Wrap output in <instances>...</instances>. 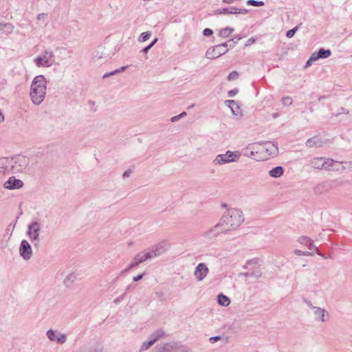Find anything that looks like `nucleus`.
Returning a JSON list of instances; mask_svg holds the SVG:
<instances>
[{"instance_id": "f257e3e1", "label": "nucleus", "mask_w": 352, "mask_h": 352, "mask_svg": "<svg viewBox=\"0 0 352 352\" xmlns=\"http://www.w3.org/2000/svg\"><path fill=\"white\" fill-rule=\"evenodd\" d=\"M46 79L43 75H38L33 79L30 92L33 104L39 105L44 100L46 95Z\"/></svg>"}, {"instance_id": "f03ea898", "label": "nucleus", "mask_w": 352, "mask_h": 352, "mask_svg": "<svg viewBox=\"0 0 352 352\" xmlns=\"http://www.w3.org/2000/svg\"><path fill=\"white\" fill-rule=\"evenodd\" d=\"M244 221L243 212L236 208L228 209L219 221L223 228H227L228 231L235 230Z\"/></svg>"}, {"instance_id": "7ed1b4c3", "label": "nucleus", "mask_w": 352, "mask_h": 352, "mask_svg": "<svg viewBox=\"0 0 352 352\" xmlns=\"http://www.w3.org/2000/svg\"><path fill=\"white\" fill-rule=\"evenodd\" d=\"M346 166L342 162L335 161L327 157H314L309 162V166L315 169L324 170L329 171H340L348 168L349 164L345 163Z\"/></svg>"}, {"instance_id": "20e7f679", "label": "nucleus", "mask_w": 352, "mask_h": 352, "mask_svg": "<svg viewBox=\"0 0 352 352\" xmlns=\"http://www.w3.org/2000/svg\"><path fill=\"white\" fill-rule=\"evenodd\" d=\"M236 43L237 41H234V39H231L222 44L210 47L207 50L206 57L209 59L219 58L228 52V47L230 48H233L236 45Z\"/></svg>"}, {"instance_id": "39448f33", "label": "nucleus", "mask_w": 352, "mask_h": 352, "mask_svg": "<svg viewBox=\"0 0 352 352\" xmlns=\"http://www.w3.org/2000/svg\"><path fill=\"white\" fill-rule=\"evenodd\" d=\"M155 349L157 352H188L185 346L175 341L158 344Z\"/></svg>"}, {"instance_id": "423d86ee", "label": "nucleus", "mask_w": 352, "mask_h": 352, "mask_svg": "<svg viewBox=\"0 0 352 352\" xmlns=\"http://www.w3.org/2000/svg\"><path fill=\"white\" fill-rule=\"evenodd\" d=\"M40 231L41 224L38 221H32L28 226L27 235L35 247L38 246L40 243Z\"/></svg>"}, {"instance_id": "0eeeda50", "label": "nucleus", "mask_w": 352, "mask_h": 352, "mask_svg": "<svg viewBox=\"0 0 352 352\" xmlns=\"http://www.w3.org/2000/svg\"><path fill=\"white\" fill-rule=\"evenodd\" d=\"M340 184L341 182L338 179L325 180L317 184L314 187V192L317 195H321L340 186Z\"/></svg>"}, {"instance_id": "6e6552de", "label": "nucleus", "mask_w": 352, "mask_h": 352, "mask_svg": "<svg viewBox=\"0 0 352 352\" xmlns=\"http://www.w3.org/2000/svg\"><path fill=\"white\" fill-rule=\"evenodd\" d=\"M243 268L251 272V278L258 279L261 277L263 272L257 259H252L245 263Z\"/></svg>"}, {"instance_id": "1a4fd4ad", "label": "nucleus", "mask_w": 352, "mask_h": 352, "mask_svg": "<svg viewBox=\"0 0 352 352\" xmlns=\"http://www.w3.org/2000/svg\"><path fill=\"white\" fill-rule=\"evenodd\" d=\"M305 302L307 306L312 309L314 318L316 321L326 322L328 320L329 314L325 309L314 306L309 300H305Z\"/></svg>"}, {"instance_id": "9d476101", "label": "nucleus", "mask_w": 352, "mask_h": 352, "mask_svg": "<svg viewBox=\"0 0 352 352\" xmlns=\"http://www.w3.org/2000/svg\"><path fill=\"white\" fill-rule=\"evenodd\" d=\"M10 163L16 172H21L28 166L29 158L23 155H18L12 158Z\"/></svg>"}, {"instance_id": "9b49d317", "label": "nucleus", "mask_w": 352, "mask_h": 352, "mask_svg": "<svg viewBox=\"0 0 352 352\" xmlns=\"http://www.w3.org/2000/svg\"><path fill=\"white\" fill-rule=\"evenodd\" d=\"M53 54L45 51L44 53L34 59V63L38 67H50L53 64Z\"/></svg>"}, {"instance_id": "f8f14e48", "label": "nucleus", "mask_w": 352, "mask_h": 352, "mask_svg": "<svg viewBox=\"0 0 352 352\" xmlns=\"http://www.w3.org/2000/svg\"><path fill=\"white\" fill-rule=\"evenodd\" d=\"M20 256L24 260H29L32 255V247L27 240H22L19 247Z\"/></svg>"}, {"instance_id": "ddd939ff", "label": "nucleus", "mask_w": 352, "mask_h": 352, "mask_svg": "<svg viewBox=\"0 0 352 352\" xmlns=\"http://www.w3.org/2000/svg\"><path fill=\"white\" fill-rule=\"evenodd\" d=\"M47 338L52 342H56L59 344H64L67 341V336L64 333H58L57 331L50 329L46 332Z\"/></svg>"}, {"instance_id": "4468645a", "label": "nucleus", "mask_w": 352, "mask_h": 352, "mask_svg": "<svg viewBox=\"0 0 352 352\" xmlns=\"http://www.w3.org/2000/svg\"><path fill=\"white\" fill-rule=\"evenodd\" d=\"M209 269L204 263H199L195 270L194 274L198 281H201L208 275Z\"/></svg>"}, {"instance_id": "2eb2a0df", "label": "nucleus", "mask_w": 352, "mask_h": 352, "mask_svg": "<svg viewBox=\"0 0 352 352\" xmlns=\"http://www.w3.org/2000/svg\"><path fill=\"white\" fill-rule=\"evenodd\" d=\"M227 232H228V229L223 228L221 227V224H220L219 223L214 227L210 229L208 231L204 232L202 235H203V236H204L207 239H212L214 238L215 236H217L219 233Z\"/></svg>"}, {"instance_id": "dca6fc26", "label": "nucleus", "mask_w": 352, "mask_h": 352, "mask_svg": "<svg viewBox=\"0 0 352 352\" xmlns=\"http://www.w3.org/2000/svg\"><path fill=\"white\" fill-rule=\"evenodd\" d=\"M166 245L163 243H160L152 246L148 250V252L149 254H151V258H153L163 254L166 251Z\"/></svg>"}, {"instance_id": "f3484780", "label": "nucleus", "mask_w": 352, "mask_h": 352, "mask_svg": "<svg viewBox=\"0 0 352 352\" xmlns=\"http://www.w3.org/2000/svg\"><path fill=\"white\" fill-rule=\"evenodd\" d=\"M248 12L246 9L237 8L236 7H230L223 9H218L216 13L219 14H246Z\"/></svg>"}, {"instance_id": "a211bd4d", "label": "nucleus", "mask_w": 352, "mask_h": 352, "mask_svg": "<svg viewBox=\"0 0 352 352\" xmlns=\"http://www.w3.org/2000/svg\"><path fill=\"white\" fill-rule=\"evenodd\" d=\"M298 241L302 244V245H306L309 250H316V253L318 254V255H320L324 258H327L326 256H323L318 250V248L314 244V242L313 241L310 239V238H308L307 236H300Z\"/></svg>"}, {"instance_id": "6ab92c4d", "label": "nucleus", "mask_w": 352, "mask_h": 352, "mask_svg": "<svg viewBox=\"0 0 352 352\" xmlns=\"http://www.w3.org/2000/svg\"><path fill=\"white\" fill-rule=\"evenodd\" d=\"M23 185V183L21 180L16 179L14 177H10L3 186L5 188L12 190L21 188Z\"/></svg>"}, {"instance_id": "aec40b11", "label": "nucleus", "mask_w": 352, "mask_h": 352, "mask_svg": "<svg viewBox=\"0 0 352 352\" xmlns=\"http://www.w3.org/2000/svg\"><path fill=\"white\" fill-rule=\"evenodd\" d=\"M324 144V142L322 140L321 138L318 136H314L308 139L305 143L306 146L309 148L316 147L320 148L322 147Z\"/></svg>"}, {"instance_id": "412c9836", "label": "nucleus", "mask_w": 352, "mask_h": 352, "mask_svg": "<svg viewBox=\"0 0 352 352\" xmlns=\"http://www.w3.org/2000/svg\"><path fill=\"white\" fill-rule=\"evenodd\" d=\"M331 54L330 50H324L320 48L317 52H314L311 55V60H318L320 58H327Z\"/></svg>"}, {"instance_id": "4be33fe9", "label": "nucleus", "mask_w": 352, "mask_h": 352, "mask_svg": "<svg viewBox=\"0 0 352 352\" xmlns=\"http://www.w3.org/2000/svg\"><path fill=\"white\" fill-rule=\"evenodd\" d=\"M168 337V334L162 329L155 331L150 335L151 340L155 343L157 341L162 338Z\"/></svg>"}, {"instance_id": "5701e85b", "label": "nucleus", "mask_w": 352, "mask_h": 352, "mask_svg": "<svg viewBox=\"0 0 352 352\" xmlns=\"http://www.w3.org/2000/svg\"><path fill=\"white\" fill-rule=\"evenodd\" d=\"M264 148L265 149L266 153L269 155L275 156L277 155L278 152V147L274 144H272L271 142L265 143L264 145Z\"/></svg>"}, {"instance_id": "b1692460", "label": "nucleus", "mask_w": 352, "mask_h": 352, "mask_svg": "<svg viewBox=\"0 0 352 352\" xmlns=\"http://www.w3.org/2000/svg\"><path fill=\"white\" fill-rule=\"evenodd\" d=\"M226 155L228 160H229V163H230L237 162L241 157V153L239 151H227Z\"/></svg>"}, {"instance_id": "393cba45", "label": "nucleus", "mask_w": 352, "mask_h": 352, "mask_svg": "<svg viewBox=\"0 0 352 352\" xmlns=\"http://www.w3.org/2000/svg\"><path fill=\"white\" fill-rule=\"evenodd\" d=\"M136 258V260L139 261L140 263H142L144 261L152 259L151 254H149L148 250L142 251L140 253H138L137 255L135 256Z\"/></svg>"}, {"instance_id": "a878e982", "label": "nucleus", "mask_w": 352, "mask_h": 352, "mask_svg": "<svg viewBox=\"0 0 352 352\" xmlns=\"http://www.w3.org/2000/svg\"><path fill=\"white\" fill-rule=\"evenodd\" d=\"M212 163L214 165H223L229 163V160H228L225 153L224 154L217 155L214 159Z\"/></svg>"}, {"instance_id": "bb28decb", "label": "nucleus", "mask_w": 352, "mask_h": 352, "mask_svg": "<svg viewBox=\"0 0 352 352\" xmlns=\"http://www.w3.org/2000/svg\"><path fill=\"white\" fill-rule=\"evenodd\" d=\"M284 173L283 168L282 166H276L275 168H272L269 172V175L274 178H278L280 177L281 175H283Z\"/></svg>"}, {"instance_id": "cd10ccee", "label": "nucleus", "mask_w": 352, "mask_h": 352, "mask_svg": "<svg viewBox=\"0 0 352 352\" xmlns=\"http://www.w3.org/2000/svg\"><path fill=\"white\" fill-rule=\"evenodd\" d=\"M217 302L218 303L223 307H226L230 305V300L229 298L223 294H220L217 296Z\"/></svg>"}, {"instance_id": "c85d7f7f", "label": "nucleus", "mask_w": 352, "mask_h": 352, "mask_svg": "<svg viewBox=\"0 0 352 352\" xmlns=\"http://www.w3.org/2000/svg\"><path fill=\"white\" fill-rule=\"evenodd\" d=\"M76 280V275L74 273L68 274L64 279V284L69 287Z\"/></svg>"}, {"instance_id": "c756f323", "label": "nucleus", "mask_w": 352, "mask_h": 352, "mask_svg": "<svg viewBox=\"0 0 352 352\" xmlns=\"http://www.w3.org/2000/svg\"><path fill=\"white\" fill-rule=\"evenodd\" d=\"M89 352H102L103 351V346L101 343H95L89 349Z\"/></svg>"}, {"instance_id": "7c9ffc66", "label": "nucleus", "mask_w": 352, "mask_h": 352, "mask_svg": "<svg viewBox=\"0 0 352 352\" xmlns=\"http://www.w3.org/2000/svg\"><path fill=\"white\" fill-rule=\"evenodd\" d=\"M233 31L234 29L227 27L220 30L219 35L221 37L226 38L230 36Z\"/></svg>"}, {"instance_id": "2f4dec72", "label": "nucleus", "mask_w": 352, "mask_h": 352, "mask_svg": "<svg viewBox=\"0 0 352 352\" xmlns=\"http://www.w3.org/2000/svg\"><path fill=\"white\" fill-rule=\"evenodd\" d=\"M128 66H123V67H121L120 69H116L111 72H109V73H106L103 75V78H106L107 77H109L110 76H112V75H114L116 74H118L120 72H124L125 71V69L127 68Z\"/></svg>"}, {"instance_id": "473e14b6", "label": "nucleus", "mask_w": 352, "mask_h": 352, "mask_svg": "<svg viewBox=\"0 0 352 352\" xmlns=\"http://www.w3.org/2000/svg\"><path fill=\"white\" fill-rule=\"evenodd\" d=\"M0 26L2 27L4 32H6L8 34L11 33L14 30V27L11 23H0Z\"/></svg>"}, {"instance_id": "72a5a7b5", "label": "nucleus", "mask_w": 352, "mask_h": 352, "mask_svg": "<svg viewBox=\"0 0 352 352\" xmlns=\"http://www.w3.org/2000/svg\"><path fill=\"white\" fill-rule=\"evenodd\" d=\"M151 35V33L148 31L142 32L138 38V41L144 42L150 38Z\"/></svg>"}, {"instance_id": "f704fd0d", "label": "nucleus", "mask_w": 352, "mask_h": 352, "mask_svg": "<svg viewBox=\"0 0 352 352\" xmlns=\"http://www.w3.org/2000/svg\"><path fill=\"white\" fill-rule=\"evenodd\" d=\"M155 343L151 340H150L148 342H144L142 343V344L141 345L140 348V351H145V350H147L148 349H149L151 346H153Z\"/></svg>"}, {"instance_id": "c9c22d12", "label": "nucleus", "mask_w": 352, "mask_h": 352, "mask_svg": "<svg viewBox=\"0 0 352 352\" xmlns=\"http://www.w3.org/2000/svg\"><path fill=\"white\" fill-rule=\"evenodd\" d=\"M247 4L248 6L259 7V6H263L264 5V2L262 1L248 0Z\"/></svg>"}, {"instance_id": "e433bc0d", "label": "nucleus", "mask_w": 352, "mask_h": 352, "mask_svg": "<svg viewBox=\"0 0 352 352\" xmlns=\"http://www.w3.org/2000/svg\"><path fill=\"white\" fill-rule=\"evenodd\" d=\"M157 38H155L148 45L144 47L141 50V52H142L143 54H147L148 52L149 51V50L157 43Z\"/></svg>"}, {"instance_id": "4c0bfd02", "label": "nucleus", "mask_w": 352, "mask_h": 352, "mask_svg": "<svg viewBox=\"0 0 352 352\" xmlns=\"http://www.w3.org/2000/svg\"><path fill=\"white\" fill-rule=\"evenodd\" d=\"M243 155L245 157H253L254 156V151H250L249 148L243 150Z\"/></svg>"}, {"instance_id": "58836bf2", "label": "nucleus", "mask_w": 352, "mask_h": 352, "mask_svg": "<svg viewBox=\"0 0 352 352\" xmlns=\"http://www.w3.org/2000/svg\"><path fill=\"white\" fill-rule=\"evenodd\" d=\"M226 103L228 104V105L231 108L232 112L234 114H236L235 112H234V107H236V108H238V106L236 104V102L234 101V100H228L226 101Z\"/></svg>"}, {"instance_id": "ea45409f", "label": "nucleus", "mask_w": 352, "mask_h": 352, "mask_svg": "<svg viewBox=\"0 0 352 352\" xmlns=\"http://www.w3.org/2000/svg\"><path fill=\"white\" fill-rule=\"evenodd\" d=\"M282 103L285 106H289L292 104V99L289 96L284 97L282 99Z\"/></svg>"}, {"instance_id": "a19ab883", "label": "nucleus", "mask_w": 352, "mask_h": 352, "mask_svg": "<svg viewBox=\"0 0 352 352\" xmlns=\"http://www.w3.org/2000/svg\"><path fill=\"white\" fill-rule=\"evenodd\" d=\"M238 77H239V73L237 72L234 71L228 75V79L229 80H234L237 79Z\"/></svg>"}, {"instance_id": "79ce46f5", "label": "nucleus", "mask_w": 352, "mask_h": 352, "mask_svg": "<svg viewBox=\"0 0 352 352\" xmlns=\"http://www.w3.org/2000/svg\"><path fill=\"white\" fill-rule=\"evenodd\" d=\"M298 29V27H295L292 30H288L287 32H286V36L287 38H292L293 37V36L294 35V34L296 33V30Z\"/></svg>"}, {"instance_id": "37998d69", "label": "nucleus", "mask_w": 352, "mask_h": 352, "mask_svg": "<svg viewBox=\"0 0 352 352\" xmlns=\"http://www.w3.org/2000/svg\"><path fill=\"white\" fill-rule=\"evenodd\" d=\"M294 254H296V255H305V256H309V255H313L314 254L313 252H303V251H301V250H296L294 251Z\"/></svg>"}, {"instance_id": "c03bdc74", "label": "nucleus", "mask_w": 352, "mask_h": 352, "mask_svg": "<svg viewBox=\"0 0 352 352\" xmlns=\"http://www.w3.org/2000/svg\"><path fill=\"white\" fill-rule=\"evenodd\" d=\"M139 264H140V263H139V261H138L136 260V258L134 256L132 261L131 262V263L129 265V268H131V269L134 268L136 266H138Z\"/></svg>"}, {"instance_id": "a18cd8bd", "label": "nucleus", "mask_w": 352, "mask_h": 352, "mask_svg": "<svg viewBox=\"0 0 352 352\" xmlns=\"http://www.w3.org/2000/svg\"><path fill=\"white\" fill-rule=\"evenodd\" d=\"M213 31L210 28H205L203 31V35L205 36H210L212 35Z\"/></svg>"}, {"instance_id": "49530a36", "label": "nucleus", "mask_w": 352, "mask_h": 352, "mask_svg": "<svg viewBox=\"0 0 352 352\" xmlns=\"http://www.w3.org/2000/svg\"><path fill=\"white\" fill-rule=\"evenodd\" d=\"M239 92L238 89H234L232 90H230L228 93V96L230 98L234 97L237 93Z\"/></svg>"}, {"instance_id": "de8ad7c7", "label": "nucleus", "mask_w": 352, "mask_h": 352, "mask_svg": "<svg viewBox=\"0 0 352 352\" xmlns=\"http://www.w3.org/2000/svg\"><path fill=\"white\" fill-rule=\"evenodd\" d=\"M221 338L220 336H213V337H210L209 338V341L210 343H214L215 342L220 340Z\"/></svg>"}, {"instance_id": "09e8293b", "label": "nucleus", "mask_w": 352, "mask_h": 352, "mask_svg": "<svg viewBox=\"0 0 352 352\" xmlns=\"http://www.w3.org/2000/svg\"><path fill=\"white\" fill-rule=\"evenodd\" d=\"M255 41H256V40H255V38H254L253 37H252V38H249V39L246 41V43H245V47H248V46H250V45H252V43H255Z\"/></svg>"}, {"instance_id": "8fccbe9b", "label": "nucleus", "mask_w": 352, "mask_h": 352, "mask_svg": "<svg viewBox=\"0 0 352 352\" xmlns=\"http://www.w3.org/2000/svg\"><path fill=\"white\" fill-rule=\"evenodd\" d=\"M250 274H251V272L249 270H247V272H241V273L239 274V277L243 276L245 277L251 278Z\"/></svg>"}, {"instance_id": "3c124183", "label": "nucleus", "mask_w": 352, "mask_h": 352, "mask_svg": "<svg viewBox=\"0 0 352 352\" xmlns=\"http://www.w3.org/2000/svg\"><path fill=\"white\" fill-rule=\"evenodd\" d=\"M131 173H132V170H130V169L126 170H125V171L124 172V173H123L122 176H123V177H124V178H126V177H129V176H130V175L131 174Z\"/></svg>"}, {"instance_id": "603ef678", "label": "nucleus", "mask_w": 352, "mask_h": 352, "mask_svg": "<svg viewBox=\"0 0 352 352\" xmlns=\"http://www.w3.org/2000/svg\"><path fill=\"white\" fill-rule=\"evenodd\" d=\"M144 275V274H139V275H138L136 276H134L133 279L135 282L139 281V280H140L143 278Z\"/></svg>"}, {"instance_id": "864d4df0", "label": "nucleus", "mask_w": 352, "mask_h": 352, "mask_svg": "<svg viewBox=\"0 0 352 352\" xmlns=\"http://www.w3.org/2000/svg\"><path fill=\"white\" fill-rule=\"evenodd\" d=\"M46 16V14H44V13H42V14H39L37 16V19L38 20L41 21V20H44Z\"/></svg>"}, {"instance_id": "5fc2aeb1", "label": "nucleus", "mask_w": 352, "mask_h": 352, "mask_svg": "<svg viewBox=\"0 0 352 352\" xmlns=\"http://www.w3.org/2000/svg\"><path fill=\"white\" fill-rule=\"evenodd\" d=\"M316 60H311V56L310 58L307 61L305 67H309L311 65L312 62L316 61Z\"/></svg>"}, {"instance_id": "6e6d98bb", "label": "nucleus", "mask_w": 352, "mask_h": 352, "mask_svg": "<svg viewBox=\"0 0 352 352\" xmlns=\"http://www.w3.org/2000/svg\"><path fill=\"white\" fill-rule=\"evenodd\" d=\"M179 119H180V118L178 117V115H177V116L172 117L170 119V121H171V122H175L179 120Z\"/></svg>"}, {"instance_id": "4d7b16f0", "label": "nucleus", "mask_w": 352, "mask_h": 352, "mask_svg": "<svg viewBox=\"0 0 352 352\" xmlns=\"http://www.w3.org/2000/svg\"><path fill=\"white\" fill-rule=\"evenodd\" d=\"M79 352H89V351H88V348H87V347H86V346L81 347V348L80 349Z\"/></svg>"}, {"instance_id": "13d9d810", "label": "nucleus", "mask_w": 352, "mask_h": 352, "mask_svg": "<svg viewBox=\"0 0 352 352\" xmlns=\"http://www.w3.org/2000/svg\"><path fill=\"white\" fill-rule=\"evenodd\" d=\"M122 299V297H118V298H116V299L114 300V303H115V304H118V303H120V302H121Z\"/></svg>"}, {"instance_id": "bf43d9fd", "label": "nucleus", "mask_w": 352, "mask_h": 352, "mask_svg": "<svg viewBox=\"0 0 352 352\" xmlns=\"http://www.w3.org/2000/svg\"><path fill=\"white\" fill-rule=\"evenodd\" d=\"M186 116V113L185 111H183L182 113H181L180 114L178 115V117L181 118L185 117Z\"/></svg>"}, {"instance_id": "052dcab7", "label": "nucleus", "mask_w": 352, "mask_h": 352, "mask_svg": "<svg viewBox=\"0 0 352 352\" xmlns=\"http://www.w3.org/2000/svg\"><path fill=\"white\" fill-rule=\"evenodd\" d=\"M102 56L101 55H98V53H97L96 55H94V59H100L102 58Z\"/></svg>"}, {"instance_id": "680f3d73", "label": "nucleus", "mask_w": 352, "mask_h": 352, "mask_svg": "<svg viewBox=\"0 0 352 352\" xmlns=\"http://www.w3.org/2000/svg\"><path fill=\"white\" fill-rule=\"evenodd\" d=\"M234 0H223V2L226 3H232L234 2Z\"/></svg>"}, {"instance_id": "e2e57ef3", "label": "nucleus", "mask_w": 352, "mask_h": 352, "mask_svg": "<svg viewBox=\"0 0 352 352\" xmlns=\"http://www.w3.org/2000/svg\"><path fill=\"white\" fill-rule=\"evenodd\" d=\"M131 268H129V267H126V268H125L124 270H122V271L121 272V274H124V273H125V272H128V271H129V270H131Z\"/></svg>"}, {"instance_id": "0e129e2a", "label": "nucleus", "mask_w": 352, "mask_h": 352, "mask_svg": "<svg viewBox=\"0 0 352 352\" xmlns=\"http://www.w3.org/2000/svg\"><path fill=\"white\" fill-rule=\"evenodd\" d=\"M341 110H342V113H349V111L345 109L344 108L342 107L341 108Z\"/></svg>"}, {"instance_id": "69168bd1", "label": "nucleus", "mask_w": 352, "mask_h": 352, "mask_svg": "<svg viewBox=\"0 0 352 352\" xmlns=\"http://www.w3.org/2000/svg\"><path fill=\"white\" fill-rule=\"evenodd\" d=\"M6 161L4 160H0V165L4 166V162Z\"/></svg>"}, {"instance_id": "338daca9", "label": "nucleus", "mask_w": 352, "mask_h": 352, "mask_svg": "<svg viewBox=\"0 0 352 352\" xmlns=\"http://www.w3.org/2000/svg\"><path fill=\"white\" fill-rule=\"evenodd\" d=\"M277 116H277V113H274V114L272 115V117H273L274 118H276Z\"/></svg>"}, {"instance_id": "774afa93", "label": "nucleus", "mask_w": 352, "mask_h": 352, "mask_svg": "<svg viewBox=\"0 0 352 352\" xmlns=\"http://www.w3.org/2000/svg\"><path fill=\"white\" fill-rule=\"evenodd\" d=\"M236 38H237V41H239V40H241V36H236Z\"/></svg>"}]
</instances>
